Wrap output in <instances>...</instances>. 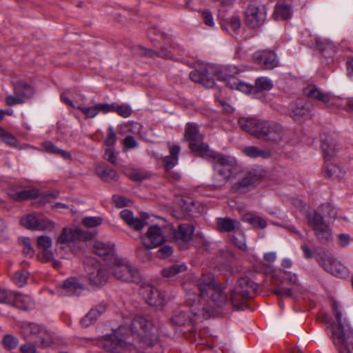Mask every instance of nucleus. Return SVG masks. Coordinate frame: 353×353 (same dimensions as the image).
Masks as SVG:
<instances>
[{
  "mask_svg": "<svg viewBox=\"0 0 353 353\" xmlns=\"http://www.w3.org/2000/svg\"><path fill=\"white\" fill-rule=\"evenodd\" d=\"M85 269L89 277L90 284L99 286L105 284L110 272L117 279L124 282H138L139 274L137 270L129 265L124 264L118 259L117 262L112 263L109 269L101 267L94 259L87 258L84 261Z\"/></svg>",
  "mask_w": 353,
  "mask_h": 353,
  "instance_id": "7ed1b4c3",
  "label": "nucleus"
},
{
  "mask_svg": "<svg viewBox=\"0 0 353 353\" xmlns=\"http://www.w3.org/2000/svg\"><path fill=\"white\" fill-rule=\"evenodd\" d=\"M199 294L188 292L185 302L195 308L192 310L194 315H204L209 312L212 304L221 305L226 301V295L221 285L216 281L214 274H202L195 281Z\"/></svg>",
  "mask_w": 353,
  "mask_h": 353,
  "instance_id": "f03ea898",
  "label": "nucleus"
},
{
  "mask_svg": "<svg viewBox=\"0 0 353 353\" xmlns=\"http://www.w3.org/2000/svg\"><path fill=\"white\" fill-rule=\"evenodd\" d=\"M52 239L47 236H40L37 239V246L39 249L50 248L52 246Z\"/></svg>",
  "mask_w": 353,
  "mask_h": 353,
  "instance_id": "13d9d810",
  "label": "nucleus"
},
{
  "mask_svg": "<svg viewBox=\"0 0 353 353\" xmlns=\"http://www.w3.org/2000/svg\"><path fill=\"white\" fill-rule=\"evenodd\" d=\"M97 114L100 112L103 114H108L112 112L113 105L112 103H96L94 105Z\"/></svg>",
  "mask_w": 353,
  "mask_h": 353,
  "instance_id": "bf43d9fd",
  "label": "nucleus"
},
{
  "mask_svg": "<svg viewBox=\"0 0 353 353\" xmlns=\"http://www.w3.org/2000/svg\"><path fill=\"white\" fill-rule=\"evenodd\" d=\"M214 75L216 77V78L225 82L226 85L232 88V89H237L239 83L241 80H239L238 78H236L234 75L226 74L224 70H219L216 71L214 73Z\"/></svg>",
  "mask_w": 353,
  "mask_h": 353,
  "instance_id": "f704fd0d",
  "label": "nucleus"
},
{
  "mask_svg": "<svg viewBox=\"0 0 353 353\" xmlns=\"http://www.w3.org/2000/svg\"><path fill=\"white\" fill-rule=\"evenodd\" d=\"M252 59L254 64L265 70L276 68L279 63L276 52L269 49L256 50L252 54Z\"/></svg>",
  "mask_w": 353,
  "mask_h": 353,
  "instance_id": "2eb2a0df",
  "label": "nucleus"
},
{
  "mask_svg": "<svg viewBox=\"0 0 353 353\" xmlns=\"http://www.w3.org/2000/svg\"><path fill=\"white\" fill-rule=\"evenodd\" d=\"M274 85L272 80L267 77H260L256 79L254 82V93L255 97L261 98L263 91H270L272 89Z\"/></svg>",
  "mask_w": 353,
  "mask_h": 353,
  "instance_id": "7c9ffc66",
  "label": "nucleus"
},
{
  "mask_svg": "<svg viewBox=\"0 0 353 353\" xmlns=\"http://www.w3.org/2000/svg\"><path fill=\"white\" fill-rule=\"evenodd\" d=\"M307 37L309 39L305 41L306 46L318 49L321 52L325 50L327 43L321 38L316 35H312L310 33L307 34Z\"/></svg>",
  "mask_w": 353,
  "mask_h": 353,
  "instance_id": "a19ab883",
  "label": "nucleus"
},
{
  "mask_svg": "<svg viewBox=\"0 0 353 353\" xmlns=\"http://www.w3.org/2000/svg\"><path fill=\"white\" fill-rule=\"evenodd\" d=\"M103 219L100 216H87L85 217L82 223L87 228H95L101 225Z\"/></svg>",
  "mask_w": 353,
  "mask_h": 353,
  "instance_id": "3c124183",
  "label": "nucleus"
},
{
  "mask_svg": "<svg viewBox=\"0 0 353 353\" xmlns=\"http://www.w3.org/2000/svg\"><path fill=\"white\" fill-rule=\"evenodd\" d=\"M21 334L28 342L46 348L53 342L50 333L35 323L24 322L21 326Z\"/></svg>",
  "mask_w": 353,
  "mask_h": 353,
  "instance_id": "0eeeda50",
  "label": "nucleus"
},
{
  "mask_svg": "<svg viewBox=\"0 0 353 353\" xmlns=\"http://www.w3.org/2000/svg\"><path fill=\"white\" fill-rule=\"evenodd\" d=\"M12 296V292H8L7 290L0 287V303H5L10 305Z\"/></svg>",
  "mask_w": 353,
  "mask_h": 353,
  "instance_id": "052dcab7",
  "label": "nucleus"
},
{
  "mask_svg": "<svg viewBox=\"0 0 353 353\" xmlns=\"http://www.w3.org/2000/svg\"><path fill=\"white\" fill-rule=\"evenodd\" d=\"M254 178L250 174H248L241 181L233 183L231 186V191L233 193L237 194L245 193L249 190L250 187L254 185Z\"/></svg>",
  "mask_w": 353,
  "mask_h": 353,
  "instance_id": "473e14b6",
  "label": "nucleus"
},
{
  "mask_svg": "<svg viewBox=\"0 0 353 353\" xmlns=\"http://www.w3.org/2000/svg\"><path fill=\"white\" fill-rule=\"evenodd\" d=\"M95 170L97 174L104 181H117L118 179L116 170L104 164L97 165Z\"/></svg>",
  "mask_w": 353,
  "mask_h": 353,
  "instance_id": "72a5a7b5",
  "label": "nucleus"
},
{
  "mask_svg": "<svg viewBox=\"0 0 353 353\" xmlns=\"http://www.w3.org/2000/svg\"><path fill=\"white\" fill-rule=\"evenodd\" d=\"M190 78L192 81L199 83L207 88H212L215 85L214 79L210 77L206 69L192 71L190 73Z\"/></svg>",
  "mask_w": 353,
  "mask_h": 353,
  "instance_id": "a878e982",
  "label": "nucleus"
},
{
  "mask_svg": "<svg viewBox=\"0 0 353 353\" xmlns=\"http://www.w3.org/2000/svg\"><path fill=\"white\" fill-rule=\"evenodd\" d=\"M30 274L28 271L22 270L17 271L12 277V281L19 287H23L28 281Z\"/></svg>",
  "mask_w": 353,
  "mask_h": 353,
  "instance_id": "a18cd8bd",
  "label": "nucleus"
},
{
  "mask_svg": "<svg viewBox=\"0 0 353 353\" xmlns=\"http://www.w3.org/2000/svg\"><path fill=\"white\" fill-rule=\"evenodd\" d=\"M168 148L170 155L165 156L163 159V163L165 170L168 172L178 164L181 146L179 143H169Z\"/></svg>",
  "mask_w": 353,
  "mask_h": 353,
  "instance_id": "b1692460",
  "label": "nucleus"
},
{
  "mask_svg": "<svg viewBox=\"0 0 353 353\" xmlns=\"http://www.w3.org/2000/svg\"><path fill=\"white\" fill-rule=\"evenodd\" d=\"M141 241L148 249L161 245L165 241L161 228L158 225L150 226L146 234L141 236Z\"/></svg>",
  "mask_w": 353,
  "mask_h": 353,
  "instance_id": "f3484780",
  "label": "nucleus"
},
{
  "mask_svg": "<svg viewBox=\"0 0 353 353\" xmlns=\"http://www.w3.org/2000/svg\"><path fill=\"white\" fill-rule=\"evenodd\" d=\"M258 290V284L248 277L239 279L234 290L231 291L230 301L232 305L240 310L245 300L254 297Z\"/></svg>",
  "mask_w": 353,
  "mask_h": 353,
  "instance_id": "6e6552de",
  "label": "nucleus"
},
{
  "mask_svg": "<svg viewBox=\"0 0 353 353\" xmlns=\"http://www.w3.org/2000/svg\"><path fill=\"white\" fill-rule=\"evenodd\" d=\"M244 153L251 158L261 157L263 159H268L271 157L272 153L268 150H261L256 146H248L244 149Z\"/></svg>",
  "mask_w": 353,
  "mask_h": 353,
  "instance_id": "58836bf2",
  "label": "nucleus"
},
{
  "mask_svg": "<svg viewBox=\"0 0 353 353\" xmlns=\"http://www.w3.org/2000/svg\"><path fill=\"white\" fill-rule=\"evenodd\" d=\"M93 251L97 255L103 258L108 266L112 263H116L118 261L114 245L112 243H106L97 241L93 245Z\"/></svg>",
  "mask_w": 353,
  "mask_h": 353,
  "instance_id": "a211bd4d",
  "label": "nucleus"
},
{
  "mask_svg": "<svg viewBox=\"0 0 353 353\" xmlns=\"http://www.w3.org/2000/svg\"><path fill=\"white\" fill-rule=\"evenodd\" d=\"M77 109L81 111L87 119H92L97 115V112L94 105L86 107L78 105V106H77Z\"/></svg>",
  "mask_w": 353,
  "mask_h": 353,
  "instance_id": "864d4df0",
  "label": "nucleus"
},
{
  "mask_svg": "<svg viewBox=\"0 0 353 353\" xmlns=\"http://www.w3.org/2000/svg\"><path fill=\"white\" fill-rule=\"evenodd\" d=\"M187 266L185 263L174 264L170 267L163 268L162 270V275L165 277H172L178 273L185 272Z\"/></svg>",
  "mask_w": 353,
  "mask_h": 353,
  "instance_id": "37998d69",
  "label": "nucleus"
},
{
  "mask_svg": "<svg viewBox=\"0 0 353 353\" xmlns=\"http://www.w3.org/2000/svg\"><path fill=\"white\" fill-rule=\"evenodd\" d=\"M212 156L204 158L206 160L213 161L214 165V186L219 188L224 185L232 177L236 169L235 165L228 157L216 154L212 151Z\"/></svg>",
  "mask_w": 353,
  "mask_h": 353,
  "instance_id": "39448f33",
  "label": "nucleus"
},
{
  "mask_svg": "<svg viewBox=\"0 0 353 353\" xmlns=\"http://www.w3.org/2000/svg\"><path fill=\"white\" fill-rule=\"evenodd\" d=\"M10 305L23 310H28L33 307V302L30 296L19 292H13Z\"/></svg>",
  "mask_w": 353,
  "mask_h": 353,
  "instance_id": "cd10ccee",
  "label": "nucleus"
},
{
  "mask_svg": "<svg viewBox=\"0 0 353 353\" xmlns=\"http://www.w3.org/2000/svg\"><path fill=\"white\" fill-rule=\"evenodd\" d=\"M18 344L19 339L12 334H6L2 339V345L8 350H14Z\"/></svg>",
  "mask_w": 353,
  "mask_h": 353,
  "instance_id": "de8ad7c7",
  "label": "nucleus"
},
{
  "mask_svg": "<svg viewBox=\"0 0 353 353\" xmlns=\"http://www.w3.org/2000/svg\"><path fill=\"white\" fill-rule=\"evenodd\" d=\"M140 294L145 302L157 308L162 309L165 303V296L152 285H143L140 289Z\"/></svg>",
  "mask_w": 353,
  "mask_h": 353,
  "instance_id": "dca6fc26",
  "label": "nucleus"
},
{
  "mask_svg": "<svg viewBox=\"0 0 353 353\" xmlns=\"http://www.w3.org/2000/svg\"><path fill=\"white\" fill-rule=\"evenodd\" d=\"M120 216L123 221L131 228L140 231L145 225V222L140 218L134 217L132 211L124 209L120 212Z\"/></svg>",
  "mask_w": 353,
  "mask_h": 353,
  "instance_id": "bb28decb",
  "label": "nucleus"
},
{
  "mask_svg": "<svg viewBox=\"0 0 353 353\" xmlns=\"http://www.w3.org/2000/svg\"><path fill=\"white\" fill-rule=\"evenodd\" d=\"M233 243L241 250L246 249V243L243 234L239 233L237 235L232 236Z\"/></svg>",
  "mask_w": 353,
  "mask_h": 353,
  "instance_id": "6e6d98bb",
  "label": "nucleus"
},
{
  "mask_svg": "<svg viewBox=\"0 0 353 353\" xmlns=\"http://www.w3.org/2000/svg\"><path fill=\"white\" fill-rule=\"evenodd\" d=\"M183 141L188 143L190 151L203 159L212 156L208 143L204 142V135L200 132L199 125L195 123L185 124Z\"/></svg>",
  "mask_w": 353,
  "mask_h": 353,
  "instance_id": "20e7f679",
  "label": "nucleus"
},
{
  "mask_svg": "<svg viewBox=\"0 0 353 353\" xmlns=\"http://www.w3.org/2000/svg\"><path fill=\"white\" fill-rule=\"evenodd\" d=\"M19 243L23 246V252L26 255L32 256L34 250L31 245V240L28 237H21L19 239Z\"/></svg>",
  "mask_w": 353,
  "mask_h": 353,
  "instance_id": "603ef678",
  "label": "nucleus"
},
{
  "mask_svg": "<svg viewBox=\"0 0 353 353\" xmlns=\"http://www.w3.org/2000/svg\"><path fill=\"white\" fill-rule=\"evenodd\" d=\"M106 310V305L104 303H100L95 307L92 308L85 316L81 321L83 327H89L94 324L97 319Z\"/></svg>",
  "mask_w": 353,
  "mask_h": 353,
  "instance_id": "c85d7f7f",
  "label": "nucleus"
},
{
  "mask_svg": "<svg viewBox=\"0 0 353 353\" xmlns=\"http://www.w3.org/2000/svg\"><path fill=\"white\" fill-rule=\"evenodd\" d=\"M112 112H117L119 116L123 118H128L132 114V109L130 105L127 104H117L112 103Z\"/></svg>",
  "mask_w": 353,
  "mask_h": 353,
  "instance_id": "49530a36",
  "label": "nucleus"
},
{
  "mask_svg": "<svg viewBox=\"0 0 353 353\" xmlns=\"http://www.w3.org/2000/svg\"><path fill=\"white\" fill-rule=\"evenodd\" d=\"M60 288L65 295H79L85 289L84 284L77 277H70L65 280Z\"/></svg>",
  "mask_w": 353,
  "mask_h": 353,
  "instance_id": "4be33fe9",
  "label": "nucleus"
},
{
  "mask_svg": "<svg viewBox=\"0 0 353 353\" xmlns=\"http://www.w3.org/2000/svg\"><path fill=\"white\" fill-rule=\"evenodd\" d=\"M25 101L22 99V97H19L17 94H10L6 97L5 103L8 106H15L17 105L23 104Z\"/></svg>",
  "mask_w": 353,
  "mask_h": 353,
  "instance_id": "5fc2aeb1",
  "label": "nucleus"
},
{
  "mask_svg": "<svg viewBox=\"0 0 353 353\" xmlns=\"http://www.w3.org/2000/svg\"><path fill=\"white\" fill-rule=\"evenodd\" d=\"M285 134V130L280 124L263 120L258 138L273 143H279L283 139Z\"/></svg>",
  "mask_w": 353,
  "mask_h": 353,
  "instance_id": "4468645a",
  "label": "nucleus"
},
{
  "mask_svg": "<svg viewBox=\"0 0 353 353\" xmlns=\"http://www.w3.org/2000/svg\"><path fill=\"white\" fill-rule=\"evenodd\" d=\"M103 157L105 160L112 164H116L117 163V157L113 148L105 150Z\"/></svg>",
  "mask_w": 353,
  "mask_h": 353,
  "instance_id": "e2e57ef3",
  "label": "nucleus"
},
{
  "mask_svg": "<svg viewBox=\"0 0 353 353\" xmlns=\"http://www.w3.org/2000/svg\"><path fill=\"white\" fill-rule=\"evenodd\" d=\"M194 232V227L188 223H182L178 226V228L173 232L174 239L179 242H189Z\"/></svg>",
  "mask_w": 353,
  "mask_h": 353,
  "instance_id": "393cba45",
  "label": "nucleus"
},
{
  "mask_svg": "<svg viewBox=\"0 0 353 353\" xmlns=\"http://www.w3.org/2000/svg\"><path fill=\"white\" fill-rule=\"evenodd\" d=\"M332 309L338 325L337 329L333 330V343L339 349L342 346L347 352H350L348 341L353 339V330L347 319L343 320V312L337 301L332 302Z\"/></svg>",
  "mask_w": 353,
  "mask_h": 353,
  "instance_id": "423d86ee",
  "label": "nucleus"
},
{
  "mask_svg": "<svg viewBox=\"0 0 353 353\" xmlns=\"http://www.w3.org/2000/svg\"><path fill=\"white\" fill-rule=\"evenodd\" d=\"M201 17L207 26L212 27L214 25V18L209 10H203L201 13Z\"/></svg>",
  "mask_w": 353,
  "mask_h": 353,
  "instance_id": "338daca9",
  "label": "nucleus"
},
{
  "mask_svg": "<svg viewBox=\"0 0 353 353\" xmlns=\"http://www.w3.org/2000/svg\"><path fill=\"white\" fill-rule=\"evenodd\" d=\"M316 259L319 264L327 272L341 277L345 270L344 266L326 249H321Z\"/></svg>",
  "mask_w": 353,
  "mask_h": 353,
  "instance_id": "ddd939ff",
  "label": "nucleus"
},
{
  "mask_svg": "<svg viewBox=\"0 0 353 353\" xmlns=\"http://www.w3.org/2000/svg\"><path fill=\"white\" fill-rule=\"evenodd\" d=\"M194 205V202L192 201L191 199L188 200H183L181 199L179 202V205L181 208L182 213L181 214H177V211H174V216H175L176 219H183L187 215L190 214V212L192 211L193 206Z\"/></svg>",
  "mask_w": 353,
  "mask_h": 353,
  "instance_id": "79ce46f5",
  "label": "nucleus"
},
{
  "mask_svg": "<svg viewBox=\"0 0 353 353\" xmlns=\"http://www.w3.org/2000/svg\"><path fill=\"white\" fill-rule=\"evenodd\" d=\"M187 305L190 307L187 311H179L174 313L170 319V323L174 327H181L188 324H192L196 321V316L192 310L195 308V305L191 307L186 303Z\"/></svg>",
  "mask_w": 353,
  "mask_h": 353,
  "instance_id": "6ab92c4d",
  "label": "nucleus"
},
{
  "mask_svg": "<svg viewBox=\"0 0 353 353\" xmlns=\"http://www.w3.org/2000/svg\"><path fill=\"white\" fill-rule=\"evenodd\" d=\"M305 94L308 97L314 98L316 100L320 101L325 104L329 103L330 101V97L329 94L322 92L316 86L308 87L305 90Z\"/></svg>",
  "mask_w": 353,
  "mask_h": 353,
  "instance_id": "c9c22d12",
  "label": "nucleus"
},
{
  "mask_svg": "<svg viewBox=\"0 0 353 353\" xmlns=\"http://www.w3.org/2000/svg\"><path fill=\"white\" fill-rule=\"evenodd\" d=\"M245 23L251 28H259L263 26L267 18V8L259 1H251L245 13Z\"/></svg>",
  "mask_w": 353,
  "mask_h": 353,
  "instance_id": "9d476101",
  "label": "nucleus"
},
{
  "mask_svg": "<svg viewBox=\"0 0 353 353\" xmlns=\"http://www.w3.org/2000/svg\"><path fill=\"white\" fill-rule=\"evenodd\" d=\"M42 147L46 152L59 155L65 159H69L71 157V154L69 152L58 148L52 142L50 141L43 142Z\"/></svg>",
  "mask_w": 353,
  "mask_h": 353,
  "instance_id": "4c0bfd02",
  "label": "nucleus"
},
{
  "mask_svg": "<svg viewBox=\"0 0 353 353\" xmlns=\"http://www.w3.org/2000/svg\"><path fill=\"white\" fill-rule=\"evenodd\" d=\"M13 92L19 97H22V99L25 102L27 99L31 98L34 93L33 88L23 81H19L13 84Z\"/></svg>",
  "mask_w": 353,
  "mask_h": 353,
  "instance_id": "c756f323",
  "label": "nucleus"
},
{
  "mask_svg": "<svg viewBox=\"0 0 353 353\" xmlns=\"http://www.w3.org/2000/svg\"><path fill=\"white\" fill-rule=\"evenodd\" d=\"M263 121L252 117H242L238 123L242 130L258 138Z\"/></svg>",
  "mask_w": 353,
  "mask_h": 353,
  "instance_id": "5701e85b",
  "label": "nucleus"
},
{
  "mask_svg": "<svg viewBox=\"0 0 353 353\" xmlns=\"http://www.w3.org/2000/svg\"><path fill=\"white\" fill-rule=\"evenodd\" d=\"M172 254V248L170 245H165L161 247L157 252L158 256L165 259Z\"/></svg>",
  "mask_w": 353,
  "mask_h": 353,
  "instance_id": "69168bd1",
  "label": "nucleus"
},
{
  "mask_svg": "<svg viewBox=\"0 0 353 353\" xmlns=\"http://www.w3.org/2000/svg\"><path fill=\"white\" fill-rule=\"evenodd\" d=\"M7 194L11 199L19 202L39 196V202L43 204L50 203L52 199L57 197V194L52 193L43 194L40 196L39 190L36 188H30L20 191L13 188H9L7 189Z\"/></svg>",
  "mask_w": 353,
  "mask_h": 353,
  "instance_id": "9b49d317",
  "label": "nucleus"
},
{
  "mask_svg": "<svg viewBox=\"0 0 353 353\" xmlns=\"http://www.w3.org/2000/svg\"><path fill=\"white\" fill-rule=\"evenodd\" d=\"M274 294H275L278 296L290 297L292 296V289L289 288L279 286L274 290Z\"/></svg>",
  "mask_w": 353,
  "mask_h": 353,
  "instance_id": "0e129e2a",
  "label": "nucleus"
},
{
  "mask_svg": "<svg viewBox=\"0 0 353 353\" xmlns=\"http://www.w3.org/2000/svg\"><path fill=\"white\" fill-rule=\"evenodd\" d=\"M112 201L117 208H122L128 205L130 202L125 196L121 195H113Z\"/></svg>",
  "mask_w": 353,
  "mask_h": 353,
  "instance_id": "4d7b16f0",
  "label": "nucleus"
},
{
  "mask_svg": "<svg viewBox=\"0 0 353 353\" xmlns=\"http://www.w3.org/2000/svg\"><path fill=\"white\" fill-rule=\"evenodd\" d=\"M84 237V232L79 228H64L57 241L61 244L75 243Z\"/></svg>",
  "mask_w": 353,
  "mask_h": 353,
  "instance_id": "412c9836",
  "label": "nucleus"
},
{
  "mask_svg": "<svg viewBox=\"0 0 353 353\" xmlns=\"http://www.w3.org/2000/svg\"><path fill=\"white\" fill-rule=\"evenodd\" d=\"M36 345L34 344H23L20 347L21 353H37V350L36 348Z\"/></svg>",
  "mask_w": 353,
  "mask_h": 353,
  "instance_id": "774afa93",
  "label": "nucleus"
},
{
  "mask_svg": "<svg viewBox=\"0 0 353 353\" xmlns=\"http://www.w3.org/2000/svg\"><path fill=\"white\" fill-rule=\"evenodd\" d=\"M321 148L323 150V157L326 165H325V171L327 177L331 179H339L343 176L344 172L341 167L336 164L328 163L335 155V147L329 140H322Z\"/></svg>",
  "mask_w": 353,
  "mask_h": 353,
  "instance_id": "f8f14e48",
  "label": "nucleus"
},
{
  "mask_svg": "<svg viewBox=\"0 0 353 353\" xmlns=\"http://www.w3.org/2000/svg\"><path fill=\"white\" fill-rule=\"evenodd\" d=\"M23 226L30 230H46L50 227H53L52 222L47 219H39L34 215L28 214L21 219Z\"/></svg>",
  "mask_w": 353,
  "mask_h": 353,
  "instance_id": "aec40b11",
  "label": "nucleus"
},
{
  "mask_svg": "<svg viewBox=\"0 0 353 353\" xmlns=\"http://www.w3.org/2000/svg\"><path fill=\"white\" fill-rule=\"evenodd\" d=\"M307 219L314 231V236L320 243H325L332 240V230L320 213L315 211L309 214Z\"/></svg>",
  "mask_w": 353,
  "mask_h": 353,
  "instance_id": "1a4fd4ad",
  "label": "nucleus"
},
{
  "mask_svg": "<svg viewBox=\"0 0 353 353\" xmlns=\"http://www.w3.org/2000/svg\"><path fill=\"white\" fill-rule=\"evenodd\" d=\"M117 136L114 130V128L111 125L108 126L107 130V135L104 140V145L110 148H114L117 143Z\"/></svg>",
  "mask_w": 353,
  "mask_h": 353,
  "instance_id": "09e8293b",
  "label": "nucleus"
},
{
  "mask_svg": "<svg viewBox=\"0 0 353 353\" xmlns=\"http://www.w3.org/2000/svg\"><path fill=\"white\" fill-rule=\"evenodd\" d=\"M0 138L2 139L3 141L8 145L12 148H18L19 141L17 139L13 136L11 133L6 131L4 128L0 126Z\"/></svg>",
  "mask_w": 353,
  "mask_h": 353,
  "instance_id": "c03bdc74",
  "label": "nucleus"
},
{
  "mask_svg": "<svg viewBox=\"0 0 353 353\" xmlns=\"http://www.w3.org/2000/svg\"><path fill=\"white\" fill-rule=\"evenodd\" d=\"M240 28H241L240 19L237 17H234L230 19L226 29L228 30H231L233 32H236L237 30H239L240 29Z\"/></svg>",
  "mask_w": 353,
  "mask_h": 353,
  "instance_id": "680f3d73",
  "label": "nucleus"
},
{
  "mask_svg": "<svg viewBox=\"0 0 353 353\" xmlns=\"http://www.w3.org/2000/svg\"><path fill=\"white\" fill-rule=\"evenodd\" d=\"M216 228L219 232H230L235 230L236 221L230 218H217Z\"/></svg>",
  "mask_w": 353,
  "mask_h": 353,
  "instance_id": "e433bc0d",
  "label": "nucleus"
},
{
  "mask_svg": "<svg viewBox=\"0 0 353 353\" xmlns=\"http://www.w3.org/2000/svg\"><path fill=\"white\" fill-rule=\"evenodd\" d=\"M123 327H119L118 330L107 335L103 340L104 349L111 353H125L126 350L134 348V343L139 344L141 348L153 347L159 341L158 329L152 321L143 317L137 316L132 319L130 325V336L120 337Z\"/></svg>",
  "mask_w": 353,
  "mask_h": 353,
  "instance_id": "f257e3e1",
  "label": "nucleus"
},
{
  "mask_svg": "<svg viewBox=\"0 0 353 353\" xmlns=\"http://www.w3.org/2000/svg\"><path fill=\"white\" fill-rule=\"evenodd\" d=\"M243 221L250 223L254 228L264 229L267 226V222L264 219L252 214H245L243 216Z\"/></svg>",
  "mask_w": 353,
  "mask_h": 353,
  "instance_id": "ea45409f",
  "label": "nucleus"
},
{
  "mask_svg": "<svg viewBox=\"0 0 353 353\" xmlns=\"http://www.w3.org/2000/svg\"><path fill=\"white\" fill-rule=\"evenodd\" d=\"M123 151L126 152L130 150L135 149L139 146L135 138L132 135L126 136L122 141Z\"/></svg>",
  "mask_w": 353,
  "mask_h": 353,
  "instance_id": "8fccbe9b",
  "label": "nucleus"
},
{
  "mask_svg": "<svg viewBox=\"0 0 353 353\" xmlns=\"http://www.w3.org/2000/svg\"><path fill=\"white\" fill-rule=\"evenodd\" d=\"M292 14V10L290 5L285 3H277L275 5L273 12V17L275 20H286L290 19Z\"/></svg>",
  "mask_w": 353,
  "mask_h": 353,
  "instance_id": "2f4dec72",
  "label": "nucleus"
}]
</instances>
